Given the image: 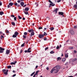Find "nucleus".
<instances>
[{
    "label": "nucleus",
    "mask_w": 77,
    "mask_h": 77,
    "mask_svg": "<svg viewBox=\"0 0 77 77\" xmlns=\"http://www.w3.org/2000/svg\"><path fill=\"white\" fill-rule=\"evenodd\" d=\"M6 71V69H4L2 70V72H4V74H5V75H8V71H9V70H7ZM5 71H6L5 72Z\"/></svg>",
    "instance_id": "nucleus-1"
},
{
    "label": "nucleus",
    "mask_w": 77,
    "mask_h": 77,
    "mask_svg": "<svg viewBox=\"0 0 77 77\" xmlns=\"http://www.w3.org/2000/svg\"><path fill=\"white\" fill-rule=\"evenodd\" d=\"M48 2L50 3L51 4H50V6H55V4H53V3L50 0H49Z\"/></svg>",
    "instance_id": "nucleus-2"
},
{
    "label": "nucleus",
    "mask_w": 77,
    "mask_h": 77,
    "mask_svg": "<svg viewBox=\"0 0 77 77\" xmlns=\"http://www.w3.org/2000/svg\"><path fill=\"white\" fill-rule=\"evenodd\" d=\"M5 48H3L1 47H0V53H3L4 51V50H5Z\"/></svg>",
    "instance_id": "nucleus-3"
},
{
    "label": "nucleus",
    "mask_w": 77,
    "mask_h": 77,
    "mask_svg": "<svg viewBox=\"0 0 77 77\" xmlns=\"http://www.w3.org/2000/svg\"><path fill=\"white\" fill-rule=\"evenodd\" d=\"M54 73L56 74V73H57V72H59V70L56 69L55 67H54Z\"/></svg>",
    "instance_id": "nucleus-4"
},
{
    "label": "nucleus",
    "mask_w": 77,
    "mask_h": 77,
    "mask_svg": "<svg viewBox=\"0 0 77 77\" xmlns=\"http://www.w3.org/2000/svg\"><path fill=\"white\" fill-rule=\"evenodd\" d=\"M44 37L43 34H39L38 35V37L40 39H41L42 38H43Z\"/></svg>",
    "instance_id": "nucleus-5"
},
{
    "label": "nucleus",
    "mask_w": 77,
    "mask_h": 77,
    "mask_svg": "<svg viewBox=\"0 0 77 77\" xmlns=\"http://www.w3.org/2000/svg\"><path fill=\"white\" fill-rule=\"evenodd\" d=\"M10 53V49H7L6 51L5 54L7 55L9 54Z\"/></svg>",
    "instance_id": "nucleus-6"
},
{
    "label": "nucleus",
    "mask_w": 77,
    "mask_h": 77,
    "mask_svg": "<svg viewBox=\"0 0 77 77\" xmlns=\"http://www.w3.org/2000/svg\"><path fill=\"white\" fill-rule=\"evenodd\" d=\"M54 67H55V69H57V70H58L59 71V69H60V66H57Z\"/></svg>",
    "instance_id": "nucleus-7"
},
{
    "label": "nucleus",
    "mask_w": 77,
    "mask_h": 77,
    "mask_svg": "<svg viewBox=\"0 0 77 77\" xmlns=\"http://www.w3.org/2000/svg\"><path fill=\"white\" fill-rule=\"evenodd\" d=\"M58 10V8H57L55 9L54 11H53V12H54L55 13L57 14V10Z\"/></svg>",
    "instance_id": "nucleus-8"
},
{
    "label": "nucleus",
    "mask_w": 77,
    "mask_h": 77,
    "mask_svg": "<svg viewBox=\"0 0 77 77\" xmlns=\"http://www.w3.org/2000/svg\"><path fill=\"white\" fill-rule=\"evenodd\" d=\"M70 32L72 35H74V32L72 30H70Z\"/></svg>",
    "instance_id": "nucleus-9"
},
{
    "label": "nucleus",
    "mask_w": 77,
    "mask_h": 77,
    "mask_svg": "<svg viewBox=\"0 0 77 77\" xmlns=\"http://www.w3.org/2000/svg\"><path fill=\"white\" fill-rule=\"evenodd\" d=\"M63 14H64V13L62 12H58V14L60 15H63V17H64V15H63Z\"/></svg>",
    "instance_id": "nucleus-10"
},
{
    "label": "nucleus",
    "mask_w": 77,
    "mask_h": 77,
    "mask_svg": "<svg viewBox=\"0 0 77 77\" xmlns=\"http://www.w3.org/2000/svg\"><path fill=\"white\" fill-rule=\"evenodd\" d=\"M11 17H13V18H14V21H17V17H15V16L14 15H11Z\"/></svg>",
    "instance_id": "nucleus-11"
},
{
    "label": "nucleus",
    "mask_w": 77,
    "mask_h": 77,
    "mask_svg": "<svg viewBox=\"0 0 77 77\" xmlns=\"http://www.w3.org/2000/svg\"><path fill=\"white\" fill-rule=\"evenodd\" d=\"M28 32H29V33H31L32 32H34V30L33 29H29L28 30Z\"/></svg>",
    "instance_id": "nucleus-12"
},
{
    "label": "nucleus",
    "mask_w": 77,
    "mask_h": 77,
    "mask_svg": "<svg viewBox=\"0 0 77 77\" xmlns=\"http://www.w3.org/2000/svg\"><path fill=\"white\" fill-rule=\"evenodd\" d=\"M34 35H35V33H34L33 31L31 33V34L30 35V37H32V36Z\"/></svg>",
    "instance_id": "nucleus-13"
},
{
    "label": "nucleus",
    "mask_w": 77,
    "mask_h": 77,
    "mask_svg": "<svg viewBox=\"0 0 77 77\" xmlns=\"http://www.w3.org/2000/svg\"><path fill=\"white\" fill-rule=\"evenodd\" d=\"M20 4L21 6L23 7L24 6V3L23 2H22L20 3Z\"/></svg>",
    "instance_id": "nucleus-14"
},
{
    "label": "nucleus",
    "mask_w": 77,
    "mask_h": 77,
    "mask_svg": "<svg viewBox=\"0 0 77 77\" xmlns=\"http://www.w3.org/2000/svg\"><path fill=\"white\" fill-rule=\"evenodd\" d=\"M23 12H24V14H26V15H28L29 14V12L28 11H26L23 10Z\"/></svg>",
    "instance_id": "nucleus-15"
},
{
    "label": "nucleus",
    "mask_w": 77,
    "mask_h": 77,
    "mask_svg": "<svg viewBox=\"0 0 77 77\" xmlns=\"http://www.w3.org/2000/svg\"><path fill=\"white\" fill-rule=\"evenodd\" d=\"M31 49V48H29L28 49V51H27V53H30V52H31V51H30V50Z\"/></svg>",
    "instance_id": "nucleus-16"
},
{
    "label": "nucleus",
    "mask_w": 77,
    "mask_h": 77,
    "mask_svg": "<svg viewBox=\"0 0 77 77\" xmlns=\"http://www.w3.org/2000/svg\"><path fill=\"white\" fill-rule=\"evenodd\" d=\"M9 5L11 6H12V5H14V3L12 2H10Z\"/></svg>",
    "instance_id": "nucleus-17"
},
{
    "label": "nucleus",
    "mask_w": 77,
    "mask_h": 77,
    "mask_svg": "<svg viewBox=\"0 0 77 77\" xmlns=\"http://www.w3.org/2000/svg\"><path fill=\"white\" fill-rule=\"evenodd\" d=\"M15 35H16L17 36H18V32H15L14 33Z\"/></svg>",
    "instance_id": "nucleus-18"
},
{
    "label": "nucleus",
    "mask_w": 77,
    "mask_h": 77,
    "mask_svg": "<svg viewBox=\"0 0 77 77\" xmlns=\"http://www.w3.org/2000/svg\"><path fill=\"white\" fill-rule=\"evenodd\" d=\"M73 8H75V9H77V4H75L73 6Z\"/></svg>",
    "instance_id": "nucleus-19"
},
{
    "label": "nucleus",
    "mask_w": 77,
    "mask_h": 77,
    "mask_svg": "<svg viewBox=\"0 0 77 77\" xmlns=\"http://www.w3.org/2000/svg\"><path fill=\"white\" fill-rule=\"evenodd\" d=\"M29 9L28 8H26L25 9V11H28L29 10Z\"/></svg>",
    "instance_id": "nucleus-20"
},
{
    "label": "nucleus",
    "mask_w": 77,
    "mask_h": 77,
    "mask_svg": "<svg viewBox=\"0 0 77 77\" xmlns=\"http://www.w3.org/2000/svg\"><path fill=\"white\" fill-rule=\"evenodd\" d=\"M76 60H77V58H75L74 59H73L72 60V62H75V61H76Z\"/></svg>",
    "instance_id": "nucleus-21"
},
{
    "label": "nucleus",
    "mask_w": 77,
    "mask_h": 77,
    "mask_svg": "<svg viewBox=\"0 0 77 77\" xmlns=\"http://www.w3.org/2000/svg\"><path fill=\"white\" fill-rule=\"evenodd\" d=\"M4 14V13L3 11H0V15H3Z\"/></svg>",
    "instance_id": "nucleus-22"
},
{
    "label": "nucleus",
    "mask_w": 77,
    "mask_h": 77,
    "mask_svg": "<svg viewBox=\"0 0 77 77\" xmlns=\"http://www.w3.org/2000/svg\"><path fill=\"white\" fill-rule=\"evenodd\" d=\"M54 71V68H53L51 70V73H53Z\"/></svg>",
    "instance_id": "nucleus-23"
},
{
    "label": "nucleus",
    "mask_w": 77,
    "mask_h": 77,
    "mask_svg": "<svg viewBox=\"0 0 77 77\" xmlns=\"http://www.w3.org/2000/svg\"><path fill=\"white\" fill-rule=\"evenodd\" d=\"M11 24L13 26H15V23L14 22H13L11 23Z\"/></svg>",
    "instance_id": "nucleus-24"
},
{
    "label": "nucleus",
    "mask_w": 77,
    "mask_h": 77,
    "mask_svg": "<svg viewBox=\"0 0 77 77\" xmlns=\"http://www.w3.org/2000/svg\"><path fill=\"white\" fill-rule=\"evenodd\" d=\"M65 60H66V59L65 58H63L62 59V61L63 62H65Z\"/></svg>",
    "instance_id": "nucleus-25"
},
{
    "label": "nucleus",
    "mask_w": 77,
    "mask_h": 77,
    "mask_svg": "<svg viewBox=\"0 0 77 77\" xmlns=\"http://www.w3.org/2000/svg\"><path fill=\"white\" fill-rule=\"evenodd\" d=\"M17 35L15 34L13 35L12 36L13 38H17Z\"/></svg>",
    "instance_id": "nucleus-26"
},
{
    "label": "nucleus",
    "mask_w": 77,
    "mask_h": 77,
    "mask_svg": "<svg viewBox=\"0 0 77 77\" xmlns=\"http://www.w3.org/2000/svg\"><path fill=\"white\" fill-rule=\"evenodd\" d=\"M39 72V70H38L36 71L35 74L36 75H37L38 74V73Z\"/></svg>",
    "instance_id": "nucleus-27"
},
{
    "label": "nucleus",
    "mask_w": 77,
    "mask_h": 77,
    "mask_svg": "<svg viewBox=\"0 0 77 77\" xmlns=\"http://www.w3.org/2000/svg\"><path fill=\"white\" fill-rule=\"evenodd\" d=\"M50 54H53L54 53V52L53 51H51L50 52Z\"/></svg>",
    "instance_id": "nucleus-28"
},
{
    "label": "nucleus",
    "mask_w": 77,
    "mask_h": 77,
    "mask_svg": "<svg viewBox=\"0 0 77 77\" xmlns=\"http://www.w3.org/2000/svg\"><path fill=\"white\" fill-rule=\"evenodd\" d=\"M43 35L44 36H46V35H47V33H46L45 32H44Z\"/></svg>",
    "instance_id": "nucleus-29"
},
{
    "label": "nucleus",
    "mask_w": 77,
    "mask_h": 77,
    "mask_svg": "<svg viewBox=\"0 0 77 77\" xmlns=\"http://www.w3.org/2000/svg\"><path fill=\"white\" fill-rule=\"evenodd\" d=\"M18 18L20 20H21L22 19V17L20 16H18Z\"/></svg>",
    "instance_id": "nucleus-30"
},
{
    "label": "nucleus",
    "mask_w": 77,
    "mask_h": 77,
    "mask_svg": "<svg viewBox=\"0 0 77 77\" xmlns=\"http://www.w3.org/2000/svg\"><path fill=\"white\" fill-rule=\"evenodd\" d=\"M61 58L60 57H58L57 58V61H58V60H60V59H61Z\"/></svg>",
    "instance_id": "nucleus-31"
},
{
    "label": "nucleus",
    "mask_w": 77,
    "mask_h": 77,
    "mask_svg": "<svg viewBox=\"0 0 77 77\" xmlns=\"http://www.w3.org/2000/svg\"><path fill=\"white\" fill-rule=\"evenodd\" d=\"M35 72H34L33 73H32V74L31 75V76H33V75L34 74H35Z\"/></svg>",
    "instance_id": "nucleus-32"
},
{
    "label": "nucleus",
    "mask_w": 77,
    "mask_h": 77,
    "mask_svg": "<svg viewBox=\"0 0 77 77\" xmlns=\"http://www.w3.org/2000/svg\"><path fill=\"white\" fill-rule=\"evenodd\" d=\"M11 65H15V63L14 62H11Z\"/></svg>",
    "instance_id": "nucleus-33"
},
{
    "label": "nucleus",
    "mask_w": 77,
    "mask_h": 77,
    "mask_svg": "<svg viewBox=\"0 0 77 77\" xmlns=\"http://www.w3.org/2000/svg\"><path fill=\"white\" fill-rule=\"evenodd\" d=\"M54 29V27H51L50 28V30L51 31H52V30H53V29Z\"/></svg>",
    "instance_id": "nucleus-34"
},
{
    "label": "nucleus",
    "mask_w": 77,
    "mask_h": 77,
    "mask_svg": "<svg viewBox=\"0 0 77 77\" xmlns=\"http://www.w3.org/2000/svg\"><path fill=\"white\" fill-rule=\"evenodd\" d=\"M65 57H68V55L67 54H65Z\"/></svg>",
    "instance_id": "nucleus-35"
},
{
    "label": "nucleus",
    "mask_w": 77,
    "mask_h": 77,
    "mask_svg": "<svg viewBox=\"0 0 77 77\" xmlns=\"http://www.w3.org/2000/svg\"><path fill=\"white\" fill-rule=\"evenodd\" d=\"M5 32H6V33H9V31H8V30H5Z\"/></svg>",
    "instance_id": "nucleus-36"
},
{
    "label": "nucleus",
    "mask_w": 77,
    "mask_h": 77,
    "mask_svg": "<svg viewBox=\"0 0 77 77\" xmlns=\"http://www.w3.org/2000/svg\"><path fill=\"white\" fill-rule=\"evenodd\" d=\"M8 69H10V68H11V66H8Z\"/></svg>",
    "instance_id": "nucleus-37"
},
{
    "label": "nucleus",
    "mask_w": 77,
    "mask_h": 77,
    "mask_svg": "<svg viewBox=\"0 0 77 77\" xmlns=\"http://www.w3.org/2000/svg\"><path fill=\"white\" fill-rule=\"evenodd\" d=\"M21 47H24V43H23L21 45Z\"/></svg>",
    "instance_id": "nucleus-38"
},
{
    "label": "nucleus",
    "mask_w": 77,
    "mask_h": 77,
    "mask_svg": "<svg viewBox=\"0 0 77 77\" xmlns=\"http://www.w3.org/2000/svg\"><path fill=\"white\" fill-rule=\"evenodd\" d=\"M24 35H27V33L26 32H24Z\"/></svg>",
    "instance_id": "nucleus-39"
},
{
    "label": "nucleus",
    "mask_w": 77,
    "mask_h": 77,
    "mask_svg": "<svg viewBox=\"0 0 77 77\" xmlns=\"http://www.w3.org/2000/svg\"><path fill=\"white\" fill-rule=\"evenodd\" d=\"M3 38H4V37L2 35H1V39H3Z\"/></svg>",
    "instance_id": "nucleus-40"
},
{
    "label": "nucleus",
    "mask_w": 77,
    "mask_h": 77,
    "mask_svg": "<svg viewBox=\"0 0 77 77\" xmlns=\"http://www.w3.org/2000/svg\"><path fill=\"white\" fill-rule=\"evenodd\" d=\"M23 37L24 39H26V35H24L23 36Z\"/></svg>",
    "instance_id": "nucleus-41"
},
{
    "label": "nucleus",
    "mask_w": 77,
    "mask_h": 77,
    "mask_svg": "<svg viewBox=\"0 0 77 77\" xmlns=\"http://www.w3.org/2000/svg\"><path fill=\"white\" fill-rule=\"evenodd\" d=\"M60 47L59 46V45H57L56 47L57 49H58Z\"/></svg>",
    "instance_id": "nucleus-42"
},
{
    "label": "nucleus",
    "mask_w": 77,
    "mask_h": 77,
    "mask_svg": "<svg viewBox=\"0 0 77 77\" xmlns=\"http://www.w3.org/2000/svg\"><path fill=\"white\" fill-rule=\"evenodd\" d=\"M7 7L8 8H11V5H10L9 4L7 5Z\"/></svg>",
    "instance_id": "nucleus-43"
},
{
    "label": "nucleus",
    "mask_w": 77,
    "mask_h": 77,
    "mask_svg": "<svg viewBox=\"0 0 77 77\" xmlns=\"http://www.w3.org/2000/svg\"><path fill=\"white\" fill-rule=\"evenodd\" d=\"M14 5L15 6H17L18 5V3H14Z\"/></svg>",
    "instance_id": "nucleus-44"
},
{
    "label": "nucleus",
    "mask_w": 77,
    "mask_h": 77,
    "mask_svg": "<svg viewBox=\"0 0 77 77\" xmlns=\"http://www.w3.org/2000/svg\"><path fill=\"white\" fill-rule=\"evenodd\" d=\"M73 28H74V29H77V26H74L73 27Z\"/></svg>",
    "instance_id": "nucleus-45"
},
{
    "label": "nucleus",
    "mask_w": 77,
    "mask_h": 77,
    "mask_svg": "<svg viewBox=\"0 0 77 77\" xmlns=\"http://www.w3.org/2000/svg\"><path fill=\"white\" fill-rule=\"evenodd\" d=\"M44 41H46V40H47V38L45 37L44 38Z\"/></svg>",
    "instance_id": "nucleus-46"
},
{
    "label": "nucleus",
    "mask_w": 77,
    "mask_h": 77,
    "mask_svg": "<svg viewBox=\"0 0 77 77\" xmlns=\"http://www.w3.org/2000/svg\"><path fill=\"white\" fill-rule=\"evenodd\" d=\"M48 47H47L45 49V50L46 51L47 50V49H48Z\"/></svg>",
    "instance_id": "nucleus-47"
},
{
    "label": "nucleus",
    "mask_w": 77,
    "mask_h": 77,
    "mask_svg": "<svg viewBox=\"0 0 77 77\" xmlns=\"http://www.w3.org/2000/svg\"><path fill=\"white\" fill-rule=\"evenodd\" d=\"M42 29V27H39V28H38V29H39V30H40V29Z\"/></svg>",
    "instance_id": "nucleus-48"
},
{
    "label": "nucleus",
    "mask_w": 77,
    "mask_h": 77,
    "mask_svg": "<svg viewBox=\"0 0 77 77\" xmlns=\"http://www.w3.org/2000/svg\"><path fill=\"white\" fill-rule=\"evenodd\" d=\"M23 53V49H21L20 50V53Z\"/></svg>",
    "instance_id": "nucleus-49"
},
{
    "label": "nucleus",
    "mask_w": 77,
    "mask_h": 77,
    "mask_svg": "<svg viewBox=\"0 0 77 77\" xmlns=\"http://www.w3.org/2000/svg\"><path fill=\"white\" fill-rule=\"evenodd\" d=\"M61 2V0H58L57 1V3H59V2Z\"/></svg>",
    "instance_id": "nucleus-50"
},
{
    "label": "nucleus",
    "mask_w": 77,
    "mask_h": 77,
    "mask_svg": "<svg viewBox=\"0 0 77 77\" xmlns=\"http://www.w3.org/2000/svg\"><path fill=\"white\" fill-rule=\"evenodd\" d=\"M20 5L18 4L17 5V8H18V7H20Z\"/></svg>",
    "instance_id": "nucleus-51"
},
{
    "label": "nucleus",
    "mask_w": 77,
    "mask_h": 77,
    "mask_svg": "<svg viewBox=\"0 0 77 77\" xmlns=\"http://www.w3.org/2000/svg\"><path fill=\"white\" fill-rule=\"evenodd\" d=\"M15 76H16V74H15L13 75L12 77H15Z\"/></svg>",
    "instance_id": "nucleus-52"
},
{
    "label": "nucleus",
    "mask_w": 77,
    "mask_h": 77,
    "mask_svg": "<svg viewBox=\"0 0 77 77\" xmlns=\"http://www.w3.org/2000/svg\"><path fill=\"white\" fill-rule=\"evenodd\" d=\"M68 64V62H66L65 64V65H67Z\"/></svg>",
    "instance_id": "nucleus-53"
},
{
    "label": "nucleus",
    "mask_w": 77,
    "mask_h": 77,
    "mask_svg": "<svg viewBox=\"0 0 77 77\" xmlns=\"http://www.w3.org/2000/svg\"><path fill=\"white\" fill-rule=\"evenodd\" d=\"M2 3L0 2V6H2Z\"/></svg>",
    "instance_id": "nucleus-54"
},
{
    "label": "nucleus",
    "mask_w": 77,
    "mask_h": 77,
    "mask_svg": "<svg viewBox=\"0 0 77 77\" xmlns=\"http://www.w3.org/2000/svg\"><path fill=\"white\" fill-rule=\"evenodd\" d=\"M17 2L18 3H20L21 2V1H20V0H18L17 1Z\"/></svg>",
    "instance_id": "nucleus-55"
},
{
    "label": "nucleus",
    "mask_w": 77,
    "mask_h": 77,
    "mask_svg": "<svg viewBox=\"0 0 77 77\" xmlns=\"http://www.w3.org/2000/svg\"><path fill=\"white\" fill-rule=\"evenodd\" d=\"M74 53H77V51H76L74 50Z\"/></svg>",
    "instance_id": "nucleus-56"
},
{
    "label": "nucleus",
    "mask_w": 77,
    "mask_h": 77,
    "mask_svg": "<svg viewBox=\"0 0 77 77\" xmlns=\"http://www.w3.org/2000/svg\"><path fill=\"white\" fill-rule=\"evenodd\" d=\"M0 34L2 35V34H3V32H2V31H0Z\"/></svg>",
    "instance_id": "nucleus-57"
},
{
    "label": "nucleus",
    "mask_w": 77,
    "mask_h": 77,
    "mask_svg": "<svg viewBox=\"0 0 77 77\" xmlns=\"http://www.w3.org/2000/svg\"><path fill=\"white\" fill-rule=\"evenodd\" d=\"M26 5L25 4L24 6H23V8H25V7H26Z\"/></svg>",
    "instance_id": "nucleus-58"
},
{
    "label": "nucleus",
    "mask_w": 77,
    "mask_h": 77,
    "mask_svg": "<svg viewBox=\"0 0 77 77\" xmlns=\"http://www.w3.org/2000/svg\"><path fill=\"white\" fill-rule=\"evenodd\" d=\"M38 67V66H36V67H35V68H36V69H37Z\"/></svg>",
    "instance_id": "nucleus-59"
},
{
    "label": "nucleus",
    "mask_w": 77,
    "mask_h": 77,
    "mask_svg": "<svg viewBox=\"0 0 77 77\" xmlns=\"http://www.w3.org/2000/svg\"><path fill=\"white\" fill-rule=\"evenodd\" d=\"M28 51L27 50H25L24 51V52L25 53H27V52Z\"/></svg>",
    "instance_id": "nucleus-60"
},
{
    "label": "nucleus",
    "mask_w": 77,
    "mask_h": 77,
    "mask_svg": "<svg viewBox=\"0 0 77 77\" xmlns=\"http://www.w3.org/2000/svg\"><path fill=\"white\" fill-rule=\"evenodd\" d=\"M36 75L35 74L34 75H33V77H35V76Z\"/></svg>",
    "instance_id": "nucleus-61"
},
{
    "label": "nucleus",
    "mask_w": 77,
    "mask_h": 77,
    "mask_svg": "<svg viewBox=\"0 0 77 77\" xmlns=\"http://www.w3.org/2000/svg\"><path fill=\"white\" fill-rule=\"evenodd\" d=\"M46 69L47 70H48V69H49V68H48V67H47L46 68Z\"/></svg>",
    "instance_id": "nucleus-62"
},
{
    "label": "nucleus",
    "mask_w": 77,
    "mask_h": 77,
    "mask_svg": "<svg viewBox=\"0 0 77 77\" xmlns=\"http://www.w3.org/2000/svg\"><path fill=\"white\" fill-rule=\"evenodd\" d=\"M23 20H25V18H23Z\"/></svg>",
    "instance_id": "nucleus-63"
},
{
    "label": "nucleus",
    "mask_w": 77,
    "mask_h": 77,
    "mask_svg": "<svg viewBox=\"0 0 77 77\" xmlns=\"http://www.w3.org/2000/svg\"><path fill=\"white\" fill-rule=\"evenodd\" d=\"M68 77H73V76H69Z\"/></svg>",
    "instance_id": "nucleus-64"
}]
</instances>
